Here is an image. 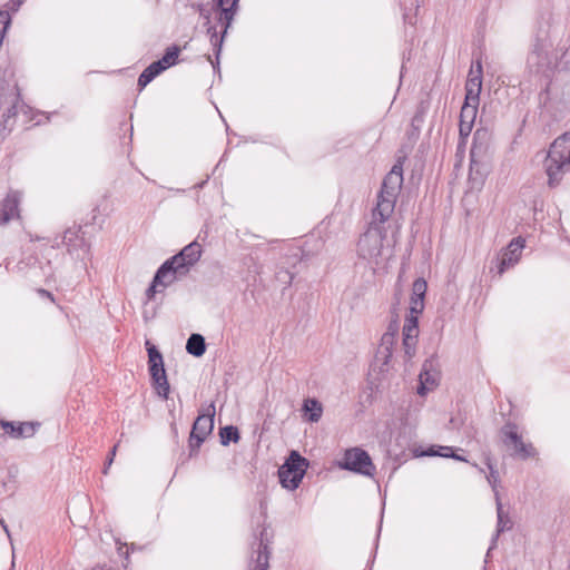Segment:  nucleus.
I'll return each instance as SVG.
<instances>
[{
	"label": "nucleus",
	"instance_id": "f8f14e48",
	"mask_svg": "<svg viewBox=\"0 0 570 570\" xmlns=\"http://www.w3.org/2000/svg\"><path fill=\"white\" fill-rule=\"evenodd\" d=\"M203 254L202 245L194 240L186 245L179 253L170 257V259L178 265L186 275L189 273L191 267H194L197 262L200 259Z\"/></svg>",
	"mask_w": 570,
	"mask_h": 570
},
{
	"label": "nucleus",
	"instance_id": "9d476101",
	"mask_svg": "<svg viewBox=\"0 0 570 570\" xmlns=\"http://www.w3.org/2000/svg\"><path fill=\"white\" fill-rule=\"evenodd\" d=\"M502 441L505 445H513V455L527 460L534 458L538 453L531 443L523 442L521 435L518 433L517 425L507 423L501 429Z\"/></svg>",
	"mask_w": 570,
	"mask_h": 570
},
{
	"label": "nucleus",
	"instance_id": "1a4fd4ad",
	"mask_svg": "<svg viewBox=\"0 0 570 570\" xmlns=\"http://www.w3.org/2000/svg\"><path fill=\"white\" fill-rule=\"evenodd\" d=\"M340 466L365 476H373L376 470L368 453L360 448L346 450Z\"/></svg>",
	"mask_w": 570,
	"mask_h": 570
},
{
	"label": "nucleus",
	"instance_id": "4c0bfd02",
	"mask_svg": "<svg viewBox=\"0 0 570 570\" xmlns=\"http://www.w3.org/2000/svg\"><path fill=\"white\" fill-rule=\"evenodd\" d=\"M38 293H39V295L49 298L51 302H55L53 295L50 292H48L43 288H40V289H38Z\"/></svg>",
	"mask_w": 570,
	"mask_h": 570
},
{
	"label": "nucleus",
	"instance_id": "4468645a",
	"mask_svg": "<svg viewBox=\"0 0 570 570\" xmlns=\"http://www.w3.org/2000/svg\"><path fill=\"white\" fill-rule=\"evenodd\" d=\"M38 423L32 422H13V421H0V428L2 434L11 439H27L35 435Z\"/></svg>",
	"mask_w": 570,
	"mask_h": 570
},
{
	"label": "nucleus",
	"instance_id": "a211bd4d",
	"mask_svg": "<svg viewBox=\"0 0 570 570\" xmlns=\"http://www.w3.org/2000/svg\"><path fill=\"white\" fill-rule=\"evenodd\" d=\"M21 194L18 190H9L0 204V225L19 217V204Z\"/></svg>",
	"mask_w": 570,
	"mask_h": 570
},
{
	"label": "nucleus",
	"instance_id": "f3484780",
	"mask_svg": "<svg viewBox=\"0 0 570 570\" xmlns=\"http://www.w3.org/2000/svg\"><path fill=\"white\" fill-rule=\"evenodd\" d=\"M268 531L266 528H263L259 532V538L253 543V548L256 546V559L254 560V564L250 563V570H267L268 560H269V550H268Z\"/></svg>",
	"mask_w": 570,
	"mask_h": 570
},
{
	"label": "nucleus",
	"instance_id": "dca6fc26",
	"mask_svg": "<svg viewBox=\"0 0 570 570\" xmlns=\"http://www.w3.org/2000/svg\"><path fill=\"white\" fill-rule=\"evenodd\" d=\"M440 380V373L434 367L433 360H426L423 363L422 371L419 375L420 384L417 386V394L424 396L429 391L436 387Z\"/></svg>",
	"mask_w": 570,
	"mask_h": 570
},
{
	"label": "nucleus",
	"instance_id": "9b49d317",
	"mask_svg": "<svg viewBox=\"0 0 570 570\" xmlns=\"http://www.w3.org/2000/svg\"><path fill=\"white\" fill-rule=\"evenodd\" d=\"M524 248V239L521 237L513 238L508 246L502 250L500 256L494 261V268L499 276H501L507 269L513 267L520 259L522 249Z\"/></svg>",
	"mask_w": 570,
	"mask_h": 570
},
{
	"label": "nucleus",
	"instance_id": "6e6552de",
	"mask_svg": "<svg viewBox=\"0 0 570 570\" xmlns=\"http://www.w3.org/2000/svg\"><path fill=\"white\" fill-rule=\"evenodd\" d=\"M215 405L212 403L204 413H200L193 424L189 435L190 455L197 453L198 449L213 432L214 429Z\"/></svg>",
	"mask_w": 570,
	"mask_h": 570
},
{
	"label": "nucleus",
	"instance_id": "7ed1b4c3",
	"mask_svg": "<svg viewBox=\"0 0 570 570\" xmlns=\"http://www.w3.org/2000/svg\"><path fill=\"white\" fill-rule=\"evenodd\" d=\"M544 168L548 175V184L556 187L562 175L570 169V131L558 137L550 146Z\"/></svg>",
	"mask_w": 570,
	"mask_h": 570
},
{
	"label": "nucleus",
	"instance_id": "a18cd8bd",
	"mask_svg": "<svg viewBox=\"0 0 570 570\" xmlns=\"http://www.w3.org/2000/svg\"><path fill=\"white\" fill-rule=\"evenodd\" d=\"M493 547L492 544L490 546L489 550H491ZM487 554H490V551H487Z\"/></svg>",
	"mask_w": 570,
	"mask_h": 570
},
{
	"label": "nucleus",
	"instance_id": "b1692460",
	"mask_svg": "<svg viewBox=\"0 0 570 570\" xmlns=\"http://www.w3.org/2000/svg\"><path fill=\"white\" fill-rule=\"evenodd\" d=\"M396 338L390 334H383L379 346L377 354L382 357L384 364H389L393 355Z\"/></svg>",
	"mask_w": 570,
	"mask_h": 570
},
{
	"label": "nucleus",
	"instance_id": "c9c22d12",
	"mask_svg": "<svg viewBox=\"0 0 570 570\" xmlns=\"http://www.w3.org/2000/svg\"><path fill=\"white\" fill-rule=\"evenodd\" d=\"M157 286H160V284H156L155 283V278L153 279L150 286L147 288L146 291V296H147V299L150 301L154 298L156 292H157Z\"/></svg>",
	"mask_w": 570,
	"mask_h": 570
},
{
	"label": "nucleus",
	"instance_id": "c756f323",
	"mask_svg": "<svg viewBox=\"0 0 570 570\" xmlns=\"http://www.w3.org/2000/svg\"><path fill=\"white\" fill-rule=\"evenodd\" d=\"M485 464L489 469V474L487 475V480L494 492V498L497 499V493H499L498 485L500 483V474L490 458L487 459Z\"/></svg>",
	"mask_w": 570,
	"mask_h": 570
},
{
	"label": "nucleus",
	"instance_id": "4be33fe9",
	"mask_svg": "<svg viewBox=\"0 0 570 570\" xmlns=\"http://www.w3.org/2000/svg\"><path fill=\"white\" fill-rule=\"evenodd\" d=\"M186 351L193 356H203L206 352V343L204 336L197 333L191 334L187 340Z\"/></svg>",
	"mask_w": 570,
	"mask_h": 570
},
{
	"label": "nucleus",
	"instance_id": "2f4dec72",
	"mask_svg": "<svg viewBox=\"0 0 570 570\" xmlns=\"http://www.w3.org/2000/svg\"><path fill=\"white\" fill-rule=\"evenodd\" d=\"M11 23V17L8 11L0 10V45L3 40V35Z\"/></svg>",
	"mask_w": 570,
	"mask_h": 570
},
{
	"label": "nucleus",
	"instance_id": "bb28decb",
	"mask_svg": "<svg viewBox=\"0 0 570 570\" xmlns=\"http://www.w3.org/2000/svg\"><path fill=\"white\" fill-rule=\"evenodd\" d=\"M480 101H469L468 99H464V104L461 108L460 112V121H466L470 124H474L478 112V106Z\"/></svg>",
	"mask_w": 570,
	"mask_h": 570
},
{
	"label": "nucleus",
	"instance_id": "c03bdc74",
	"mask_svg": "<svg viewBox=\"0 0 570 570\" xmlns=\"http://www.w3.org/2000/svg\"><path fill=\"white\" fill-rule=\"evenodd\" d=\"M3 524H6L4 521L2 519H0V525L3 527Z\"/></svg>",
	"mask_w": 570,
	"mask_h": 570
},
{
	"label": "nucleus",
	"instance_id": "393cba45",
	"mask_svg": "<svg viewBox=\"0 0 570 570\" xmlns=\"http://www.w3.org/2000/svg\"><path fill=\"white\" fill-rule=\"evenodd\" d=\"M163 71H164V67L160 66V62L154 61L139 76L138 87L140 89L145 88L149 82H151Z\"/></svg>",
	"mask_w": 570,
	"mask_h": 570
},
{
	"label": "nucleus",
	"instance_id": "39448f33",
	"mask_svg": "<svg viewBox=\"0 0 570 570\" xmlns=\"http://www.w3.org/2000/svg\"><path fill=\"white\" fill-rule=\"evenodd\" d=\"M215 7H217V24H219V30H217V26H209L207 29V35L209 36V41L213 46L216 58L218 59L222 47L224 42L225 35L227 30L232 26L234 17L236 14L237 7H232V0L222 1L214 0Z\"/></svg>",
	"mask_w": 570,
	"mask_h": 570
},
{
	"label": "nucleus",
	"instance_id": "58836bf2",
	"mask_svg": "<svg viewBox=\"0 0 570 570\" xmlns=\"http://www.w3.org/2000/svg\"><path fill=\"white\" fill-rule=\"evenodd\" d=\"M451 459H454L456 461L468 462V460L464 456L456 454L454 451H453V456H451Z\"/></svg>",
	"mask_w": 570,
	"mask_h": 570
},
{
	"label": "nucleus",
	"instance_id": "f704fd0d",
	"mask_svg": "<svg viewBox=\"0 0 570 570\" xmlns=\"http://www.w3.org/2000/svg\"><path fill=\"white\" fill-rule=\"evenodd\" d=\"M117 446H118L117 444H116V445H114V448L111 449V451H110V453H109V455H108L107 462H106L105 468H104V471H102V472H104V474H107V473H108V469L110 468V465H111V464H112V462H114V458H115V455H116Z\"/></svg>",
	"mask_w": 570,
	"mask_h": 570
},
{
	"label": "nucleus",
	"instance_id": "a878e982",
	"mask_svg": "<svg viewBox=\"0 0 570 570\" xmlns=\"http://www.w3.org/2000/svg\"><path fill=\"white\" fill-rule=\"evenodd\" d=\"M454 449L452 446L439 445V446H430L425 451H420L415 449L413 451L414 456H442V458H451L453 456Z\"/></svg>",
	"mask_w": 570,
	"mask_h": 570
},
{
	"label": "nucleus",
	"instance_id": "cd10ccee",
	"mask_svg": "<svg viewBox=\"0 0 570 570\" xmlns=\"http://www.w3.org/2000/svg\"><path fill=\"white\" fill-rule=\"evenodd\" d=\"M219 435H220V442L223 445H227V444H229V442L236 443V442H238V440L240 438L238 429L233 425H227V426L222 428Z\"/></svg>",
	"mask_w": 570,
	"mask_h": 570
},
{
	"label": "nucleus",
	"instance_id": "c85d7f7f",
	"mask_svg": "<svg viewBox=\"0 0 570 570\" xmlns=\"http://www.w3.org/2000/svg\"><path fill=\"white\" fill-rule=\"evenodd\" d=\"M180 52L179 47L173 46L169 47L161 59L157 60V62H160V66L164 67V70L167 68L174 66L177 62L178 55Z\"/></svg>",
	"mask_w": 570,
	"mask_h": 570
},
{
	"label": "nucleus",
	"instance_id": "37998d69",
	"mask_svg": "<svg viewBox=\"0 0 570 570\" xmlns=\"http://www.w3.org/2000/svg\"><path fill=\"white\" fill-rule=\"evenodd\" d=\"M473 466H475L480 472H482V473L484 472V471H483V469H482V468H479V465H478V464H475V463H474V464H473Z\"/></svg>",
	"mask_w": 570,
	"mask_h": 570
},
{
	"label": "nucleus",
	"instance_id": "79ce46f5",
	"mask_svg": "<svg viewBox=\"0 0 570 570\" xmlns=\"http://www.w3.org/2000/svg\"><path fill=\"white\" fill-rule=\"evenodd\" d=\"M14 566H16V562H14V554L12 556V562H11V569L10 570H13L14 569Z\"/></svg>",
	"mask_w": 570,
	"mask_h": 570
},
{
	"label": "nucleus",
	"instance_id": "e433bc0d",
	"mask_svg": "<svg viewBox=\"0 0 570 570\" xmlns=\"http://www.w3.org/2000/svg\"><path fill=\"white\" fill-rule=\"evenodd\" d=\"M278 275H281V273H279ZM278 277H279L284 283H286V284H288V285H289V284H292L293 278H294L293 274H291V273H289V272H287V271L284 273V277H283V278H282L281 276H278Z\"/></svg>",
	"mask_w": 570,
	"mask_h": 570
},
{
	"label": "nucleus",
	"instance_id": "ddd939ff",
	"mask_svg": "<svg viewBox=\"0 0 570 570\" xmlns=\"http://www.w3.org/2000/svg\"><path fill=\"white\" fill-rule=\"evenodd\" d=\"M69 253L76 254L80 259H86L90 254V245L83 238L80 229H67L62 238Z\"/></svg>",
	"mask_w": 570,
	"mask_h": 570
},
{
	"label": "nucleus",
	"instance_id": "f03ea898",
	"mask_svg": "<svg viewBox=\"0 0 570 570\" xmlns=\"http://www.w3.org/2000/svg\"><path fill=\"white\" fill-rule=\"evenodd\" d=\"M428 284L423 278H417L412 285V296L410 302V314L406 316L403 325V351L405 361H410L415 354V347L419 335V315L424 309V297Z\"/></svg>",
	"mask_w": 570,
	"mask_h": 570
},
{
	"label": "nucleus",
	"instance_id": "a19ab883",
	"mask_svg": "<svg viewBox=\"0 0 570 570\" xmlns=\"http://www.w3.org/2000/svg\"><path fill=\"white\" fill-rule=\"evenodd\" d=\"M3 531H6L7 535L10 538V532L7 524H3Z\"/></svg>",
	"mask_w": 570,
	"mask_h": 570
},
{
	"label": "nucleus",
	"instance_id": "412c9836",
	"mask_svg": "<svg viewBox=\"0 0 570 570\" xmlns=\"http://www.w3.org/2000/svg\"><path fill=\"white\" fill-rule=\"evenodd\" d=\"M196 8L199 12V16L205 20V26L208 28L209 26H217V7H215V1L200 2L196 4Z\"/></svg>",
	"mask_w": 570,
	"mask_h": 570
},
{
	"label": "nucleus",
	"instance_id": "5701e85b",
	"mask_svg": "<svg viewBox=\"0 0 570 570\" xmlns=\"http://www.w3.org/2000/svg\"><path fill=\"white\" fill-rule=\"evenodd\" d=\"M303 411L307 414V421L316 423L323 414V406L316 399H306L303 403Z\"/></svg>",
	"mask_w": 570,
	"mask_h": 570
},
{
	"label": "nucleus",
	"instance_id": "7c9ffc66",
	"mask_svg": "<svg viewBox=\"0 0 570 570\" xmlns=\"http://www.w3.org/2000/svg\"><path fill=\"white\" fill-rule=\"evenodd\" d=\"M474 124L463 121L459 124L460 141L459 146L465 145L468 137L470 136Z\"/></svg>",
	"mask_w": 570,
	"mask_h": 570
},
{
	"label": "nucleus",
	"instance_id": "6ab92c4d",
	"mask_svg": "<svg viewBox=\"0 0 570 570\" xmlns=\"http://www.w3.org/2000/svg\"><path fill=\"white\" fill-rule=\"evenodd\" d=\"M170 258L164 262L155 274V283L163 287L171 285L178 278L185 277L186 274Z\"/></svg>",
	"mask_w": 570,
	"mask_h": 570
},
{
	"label": "nucleus",
	"instance_id": "72a5a7b5",
	"mask_svg": "<svg viewBox=\"0 0 570 570\" xmlns=\"http://www.w3.org/2000/svg\"><path fill=\"white\" fill-rule=\"evenodd\" d=\"M399 333V321L397 318L391 320V322L387 325L386 332L384 334H390L391 336H394L396 338Z\"/></svg>",
	"mask_w": 570,
	"mask_h": 570
},
{
	"label": "nucleus",
	"instance_id": "2eb2a0df",
	"mask_svg": "<svg viewBox=\"0 0 570 570\" xmlns=\"http://www.w3.org/2000/svg\"><path fill=\"white\" fill-rule=\"evenodd\" d=\"M482 63L480 60H476L475 63L471 66L465 83V99H468L469 101H480V92L482 89Z\"/></svg>",
	"mask_w": 570,
	"mask_h": 570
},
{
	"label": "nucleus",
	"instance_id": "20e7f679",
	"mask_svg": "<svg viewBox=\"0 0 570 570\" xmlns=\"http://www.w3.org/2000/svg\"><path fill=\"white\" fill-rule=\"evenodd\" d=\"M489 134L485 129H478L473 135L470 149V180L474 184H482L487 174V154L489 148Z\"/></svg>",
	"mask_w": 570,
	"mask_h": 570
},
{
	"label": "nucleus",
	"instance_id": "473e14b6",
	"mask_svg": "<svg viewBox=\"0 0 570 570\" xmlns=\"http://www.w3.org/2000/svg\"><path fill=\"white\" fill-rule=\"evenodd\" d=\"M14 89H16V92L13 95L14 96L13 99L11 100V106L8 108L7 114H4L6 118L13 117L17 114V105L16 104L20 97V94H19L18 87H16Z\"/></svg>",
	"mask_w": 570,
	"mask_h": 570
},
{
	"label": "nucleus",
	"instance_id": "ea45409f",
	"mask_svg": "<svg viewBox=\"0 0 570 570\" xmlns=\"http://www.w3.org/2000/svg\"><path fill=\"white\" fill-rule=\"evenodd\" d=\"M24 0H11L13 7H16V9H18L22 3H23Z\"/></svg>",
	"mask_w": 570,
	"mask_h": 570
},
{
	"label": "nucleus",
	"instance_id": "423d86ee",
	"mask_svg": "<svg viewBox=\"0 0 570 570\" xmlns=\"http://www.w3.org/2000/svg\"><path fill=\"white\" fill-rule=\"evenodd\" d=\"M145 345L148 352V370L153 386L160 397L167 400L170 386L167 380L163 355L149 341H146Z\"/></svg>",
	"mask_w": 570,
	"mask_h": 570
},
{
	"label": "nucleus",
	"instance_id": "0eeeda50",
	"mask_svg": "<svg viewBox=\"0 0 570 570\" xmlns=\"http://www.w3.org/2000/svg\"><path fill=\"white\" fill-rule=\"evenodd\" d=\"M307 466V460L293 451L286 462L278 470V478L282 487L288 490L297 489L303 480Z\"/></svg>",
	"mask_w": 570,
	"mask_h": 570
},
{
	"label": "nucleus",
	"instance_id": "aec40b11",
	"mask_svg": "<svg viewBox=\"0 0 570 570\" xmlns=\"http://www.w3.org/2000/svg\"><path fill=\"white\" fill-rule=\"evenodd\" d=\"M495 505H497L498 523H497V532L492 538V547H495L497 539L501 532H504L505 530H510L512 528V521L510 520L508 513L504 512V510H503V505H502L499 493H497Z\"/></svg>",
	"mask_w": 570,
	"mask_h": 570
},
{
	"label": "nucleus",
	"instance_id": "f257e3e1",
	"mask_svg": "<svg viewBox=\"0 0 570 570\" xmlns=\"http://www.w3.org/2000/svg\"><path fill=\"white\" fill-rule=\"evenodd\" d=\"M403 185V164L397 160L383 179L372 212V222L357 242V255L373 267L383 266L392 256V248L386 240L383 224L394 213L396 199Z\"/></svg>",
	"mask_w": 570,
	"mask_h": 570
}]
</instances>
